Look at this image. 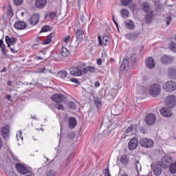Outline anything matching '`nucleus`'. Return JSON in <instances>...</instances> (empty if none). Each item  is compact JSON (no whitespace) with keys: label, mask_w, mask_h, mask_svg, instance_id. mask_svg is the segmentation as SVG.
I'll list each match as a JSON object with an SVG mask.
<instances>
[{"label":"nucleus","mask_w":176,"mask_h":176,"mask_svg":"<svg viewBox=\"0 0 176 176\" xmlns=\"http://www.w3.org/2000/svg\"><path fill=\"white\" fill-rule=\"evenodd\" d=\"M135 166L136 171L138 173L139 171H141L142 168L141 166V164H140V161H136L135 163Z\"/></svg>","instance_id":"4c0bfd02"},{"label":"nucleus","mask_w":176,"mask_h":176,"mask_svg":"<svg viewBox=\"0 0 176 176\" xmlns=\"http://www.w3.org/2000/svg\"><path fill=\"white\" fill-rule=\"evenodd\" d=\"M140 144L141 146L143 148H153L155 145V142L153 140H151L150 138H143L140 140Z\"/></svg>","instance_id":"f257e3e1"},{"label":"nucleus","mask_w":176,"mask_h":176,"mask_svg":"<svg viewBox=\"0 0 176 176\" xmlns=\"http://www.w3.org/2000/svg\"><path fill=\"white\" fill-rule=\"evenodd\" d=\"M169 171L171 174H175L176 173V164H171L169 166Z\"/></svg>","instance_id":"f704fd0d"},{"label":"nucleus","mask_w":176,"mask_h":176,"mask_svg":"<svg viewBox=\"0 0 176 176\" xmlns=\"http://www.w3.org/2000/svg\"><path fill=\"white\" fill-rule=\"evenodd\" d=\"M3 45H6L5 43H3V40H0V48L1 49Z\"/></svg>","instance_id":"e2e57ef3"},{"label":"nucleus","mask_w":176,"mask_h":176,"mask_svg":"<svg viewBox=\"0 0 176 176\" xmlns=\"http://www.w3.org/2000/svg\"><path fill=\"white\" fill-rule=\"evenodd\" d=\"M54 107L59 111H65V107L61 104H55Z\"/></svg>","instance_id":"58836bf2"},{"label":"nucleus","mask_w":176,"mask_h":176,"mask_svg":"<svg viewBox=\"0 0 176 176\" xmlns=\"http://www.w3.org/2000/svg\"><path fill=\"white\" fill-rule=\"evenodd\" d=\"M97 64L98 65H101V64H102V59L101 58L97 59Z\"/></svg>","instance_id":"052dcab7"},{"label":"nucleus","mask_w":176,"mask_h":176,"mask_svg":"<svg viewBox=\"0 0 176 176\" xmlns=\"http://www.w3.org/2000/svg\"><path fill=\"white\" fill-rule=\"evenodd\" d=\"M116 176H129V175H127L126 173H120V171Z\"/></svg>","instance_id":"4d7b16f0"},{"label":"nucleus","mask_w":176,"mask_h":176,"mask_svg":"<svg viewBox=\"0 0 176 176\" xmlns=\"http://www.w3.org/2000/svg\"><path fill=\"white\" fill-rule=\"evenodd\" d=\"M45 176H56L57 175V172L54 170H47L45 171Z\"/></svg>","instance_id":"2f4dec72"},{"label":"nucleus","mask_w":176,"mask_h":176,"mask_svg":"<svg viewBox=\"0 0 176 176\" xmlns=\"http://www.w3.org/2000/svg\"><path fill=\"white\" fill-rule=\"evenodd\" d=\"M78 125V121L76 118L74 117H70L68 120L69 129H75Z\"/></svg>","instance_id":"2eb2a0df"},{"label":"nucleus","mask_w":176,"mask_h":176,"mask_svg":"<svg viewBox=\"0 0 176 176\" xmlns=\"http://www.w3.org/2000/svg\"><path fill=\"white\" fill-rule=\"evenodd\" d=\"M171 21H173V19H171V16H168L166 18V25H170Z\"/></svg>","instance_id":"3c124183"},{"label":"nucleus","mask_w":176,"mask_h":176,"mask_svg":"<svg viewBox=\"0 0 176 176\" xmlns=\"http://www.w3.org/2000/svg\"><path fill=\"white\" fill-rule=\"evenodd\" d=\"M46 71V67H41L38 69V72L41 74H43Z\"/></svg>","instance_id":"13d9d810"},{"label":"nucleus","mask_w":176,"mask_h":176,"mask_svg":"<svg viewBox=\"0 0 176 176\" xmlns=\"http://www.w3.org/2000/svg\"><path fill=\"white\" fill-rule=\"evenodd\" d=\"M154 6H157V8H159V1L154 0Z\"/></svg>","instance_id":"680f3d73"},{"label":"nucleus","mask_w":176,"mask_h":176,"mask_svg":"<svg viewBox=\"0 0 176 176\" xmlns=\"http://www.w3.org/2000/svg\"><path fill=\"white\" fill-rule=\"evenodd\" d=\"M120 162L122 164H129V157L126 155L121 156Z\"/></svg>","instance_id":"473e14b6"},{"label":"nucleus","mask_w":176,"mask_h":176,"mask_svg":"<svg viewBox=\"0 0 176 176\" xmlns=\"http://www.w3.org/2000/svg\"><path fill=\"white\" fill-rule=\"evenodd\" d=\"M98 41L100 46H102V45H104V46H108V45L111 43V38H109L108 36H104L102 40L101 39V36H98Z\"/></svg>","instance_id":"1a4fd4ad"},{"label":"nucleus","mask_w":176,"mask_h":176,"mask_svg":"<svg viewBox=\"0 0 176 176\" xmlns=\"http://www.w3.org/2000/svg\"><path fill=\"white\" fill-rule=\"evenodd\" d=\"M125 36L129 41H135V38L138 36V34L135 33H127Z\"/></svg>","instance_id":"c85d7f7f"},{"label":"nucleus","mask_w":176,"mask_h":176,"mask_svg":"<svg viewBox=\"0 0 176 176\" xmlns=\"http://www.w3.org/2000/svg\"><path fill=\"white\" fill-rule=\"evenodd\" d=\"M69 39H71V36L67 35V36H66L64 38L63 42H64L65 43H68V41H69Z\"/></svg>","instance_id":"864d4df0"},{"label":"nucleus","mask_w":176,"mask_h":176,"mask_svg":"<svg viewBox=\"0 0 176 176\" xmlns=\"http://www.w3.org/2000/svg\"><path fill=\"white\" fill-rule=\"evenodd\" d=\"M134 126L133 124H131L129 127H128L126 129V130L125 131V133H131V131H133V129Z\"/></svg>","instance_id":"09e8293b"},{"label":"nucleus","mask_w":176,"mask_h":176,"mask_svg":"<svg viewBox=\"0 0 176 176\" xmlns=\"http://www.w3.org/2000/svg\"><path fill=\"white\" fill-rule=\"evenodd\" d=\"M163 87L165 91H169V92L175 91L176 84L175 82H173V81H167L164 84Z\"/></svg>","instance_id":"20e7f679"},{"label":"nucleus","mask_w":176,"mask_h":176,"mask_svg":"<svg viewBox=\"0 0 176 176\" xmlns=\"http://www.w3.org/2000/svg\"><path fill=\"white\" fill-rule=\"evenodd\" d=\"M145 63L146 67L150 69L155 68V65H156V63L155 62V60L152 57L147 58L145 60Z\"/></svg>","instance_id":"4468645a"},{"label":"nucleus","mask_w":176,"mask_h":176,"mask_svg":"<svg viewBox=\"0 0 176 176\" xmlns=\"http://www.w3.org/2000/svg\"><path fill=\"white\" fill-rule=\"evenodd\" d=\"M60 54L63 57H68V56H69V50L65 47H62L60 49Z\"/></svg>","instance_id":"bb28decb"},{"label":"nucleus","mask_w":176,"mask_h":176,"mask_svg":"<svg viewBox=\"0 0 176 176\" xmlns=\"http://www.w3.org/2000/svg\"><path fill=\"white\" fill-rule=\"evenodd\" d=\"M47 3V1L46 0H36V6L38 9H43Z\"/></svg>","instance_id":"aec40b11"},{"label":"nucleus","mask_w":176,"mask_h":176,"mask_svg":"<svg viewBox=\"0 0 176 176\" xmlns=\"http://www.w3.org/2000/svg\"><path fill=\"white\" fill-rule=\"evenodd\" d=\"M138 148V138H132L128 143V148L129 151H134Z\"/></svg>","instance_id":"39448f33"},{"label":"nucleus","mask_w":176,"mask_h":176,"mask_svg":"<svg viewBox=\"0 0 176 176\" xmlns=\"http://www.w3.org/2000/svg\"><path fill=\"white\" fill-rule=\"evenodd\" d=\"M13 1L16 6H20V5L23 4V0H13Z\"/></svg>","instance_id":"c03bdc74"},{"label":"nucleus","mask_w":176,"mask_h":176,"mask_svg":"<svg viewBox=\"0 0 176 176\" xmlns=\"http://www.w3.org/2000/svg\"><path fill=\"white\" fill-rule=\"evenodd\" d=\"M17 42V38L14 37H10L9 36H6V43L13 45V43H16Z\"/></svg>","instance_id":"cd10ccee"},{"label":"nucleus","mask_w":176,"mask_h":176,"mask_svg":"<svg viewBox=\"0 0 176 176\" xmlns=\"http://www.w3.org/2000/svg\"><path fill=\"white\" fill-rule=\"evenodd\" d=\"M83 35H85V32L82 30L78 29L76 32V36L78 41H82L83 39Z\"/></svg>","instance_id":"b1692460"},{"label":"nucleus","mask_w":176,"mask_h":176,"mask_svg":"<svg viewBox=\"0 0 176 176\" xmlns=\"http://www.w3.org/2000/svg\"><path fill=\"white\" fill-rule=\"evenodd\" d=\"M53 36H54V33L50 34L44 40L43 45H49V43H52Z\"/></svg>","instance_id":"a878e982"},{"label":"nucleus","mask_w":176,"mask_h":176,"mask_svg":"<svg viewBox=\"0 0 176 176\" xmlns=\"http://www.w3.org/2000/svg\"><path fill=\"white\" fill-rule=\"evenodd\" d=\"M173 60V56H171L164 55L161 58V61H162V63H166V64H170V63H171Z\"/></svg>","instance_id":"5701e85b"},{"label":"nucleus","mask_w":176,"mask_h":176,"mask_svg":"<svg viewBox=\"0 0 176 176\" xmlns=\"http://www.w3.org/2000/svg\"><path fill=\"white\" fill-rule=\"evenodd\" d=\"M124 25L126 30H135V24L134 23V21L130 19L126 21H124Z\"/></svg>","instance_id":"a211bd4d"},{"label":"nucleus","mask_w":176,"mask_h":176,"mask_svg":"<svg viewBox=\"0 0 176 176\" xmlns=\"http://www.w3.org/2000/svg\"><path fill=\"white\" fill-rule=\"evenodd\" d=\"M47 31H50V26L45 25L42 28L41 32H47Z\"/></svg>","instance_id":"79ce46f5"},{"label":"nucleus","mask_w":176,"mask_h":176,"mask_svg":"<svg viewBox=\"0 0 176 176\" xmlns=\"http://www.w3.org/2000/svg\"><path fill=\"white\" fill-rule=\"evenodd\" d=\"M56 16H57V12H52L49 14V17L52 20H53V19H54Z\"/></svg>","instance_id":"49530a36"},{"label":"nucleus","mask_w":176,"mask_h":176,"mask_svg":"<svg viewBox=\"0 0 176 176\" xmlns=\"http://www.w3.org/2000/svg\"><path fill=\"white\" fill-rule=\"evenodd\" d=\"M78 6L80 8V5H83V0H78Z\"/></svg>","instance_id":"69168bd1"},{"label":"nucleus","mask_w":176,"mask_h":176,"mask_svg":"<svg viewBox=\"0 0 176 176\" xmlns=\"http://www.w3.org/2000/svg\"><path fill=\"white\" fill-rule=\"evenodd\" d=\"M129 14H130V12H129L128 10L122 9L121 10V16L123 17V19H127Z\"/></svg>","instance_id":"c756f323"},{"label":"nucleus","mask_w":176,"mask_h":176,"mask_svg":"<svg viewBox=\"0 0 176 176\" xmlns=\"http://www.w3.org/2000/svg\"><path fill=\"white\" fill-rule=\"evenodd\" d=\"M104 174H105V176H111V174L109 173V168H106L104 170Z\"/></svg>","instance_id":"6e6d98bb"},{"label":"nucleus","mask_w":176,"mask_h":176,"mask_svg":"<svg viewBox=\"0 0 176 176\" xmlns=\"http://www.w3.org/2000/svg\"><path fill=\"white\" fill-rule=\"evenodd\" d=\"M161 163L164 168H168L171 166V163H173V159L170 156H164L162 157Z\"/></svg>","instance_id":"6e6552de"},{"label":"nucleus","mask_w":176,"mask_h":176,"mask_svg":"<svg viewBox=\"0 0 176 176\" xmlns=\"http://www.w3.org/2000/svg\"><path fill=\"white\" fill-rule=\"evenodd\" d=\"M71 82H72L73 83H78V79L76 78H72L71 80Z\"/></svg>","instance_id":"0e129e2a"},{"label":"nucleus","mask_w":176,"mask_h":176,"mask_svg":"<svg viewBox=\"0 0 176 176\" xmlns=\"http://www.w3.org/2000/svg\"><path fill=\"white\" fill-rule=\"evenodd\" d=\"M142 10L144 11V12L146 13H151V6L149 5V3H146V2H144L142 4Z\"/></svg>","instance_id":"393cba45"},{"label":"nucleus","mask_w":176,"mask_h":176,"mask_svg":"<svg viewBox=\"0 0 176 176\" xmlns=\"http://www.w3.org/2000/svg\"><path fill=\"white\" fill-rule=\"evenodd\" d=\"M149 94L152 97H157L160 94V85L156 83L151 85L149 88Z\"/></svg>","instance_id":"f03ea898"},{"label":"nucleus","mask_w":176,"mask_h":176,"mask_svg":"<svg viewBox=\"0 0 176 176\" xmlns=\"http://www.w3.org/2000/svg\"><path fill=\"white\" fill-rule=\"evenodd\" d=\"M87 68L88 69V72H90L91 74H94V72L97 71L96 67L94 66H88Z\"/></svg>","instance_id":"c9c22d12"},{"label":"nucleus","mask_w":176,"mask_h":176,"mask_svg":"<svg viewBox=\"0 0 176 176\" xmlns=\"http://www.w3.org/2000/svg\"><path fill=\"white\" fill-rule=\"evenodd\" d=\"M74 138H75V133L74 132L69 133V134H68L69 140H71V139Z\"/></svg>","instance_id":"603ef678"},{"label":"nucleus","mask_w":176,"mask_h":176,"mask_svg":"<svg viewBox=\"0 0 176 176\" xmlns=\"http://www.w3.org/2000/svg\"><path fill=\"white\" fill-rule=\"evenodd\" d=\"M10 135V126L9 125H5L1 128V135L4 140L6 138H9V135Z\"/></svg>","instance_id":"9b49d317"},{"label":"nucleus","mask_w":176,"mask_h":176,"mask_svg":"<svg viewBox=\"0 0 176 176\" xmlns=\"http://www.w3.org/2000/svg\"><path fill=\"white\" fill-rule=\"evenodd\" d=\"M68 108H69L70 109H76V105L75 104V103H74V102H69Z\"/></svg>","instance_id":"a19ab883"},{"label":"nucleus","mask_w":176,"mask_h":176,"mask_svg":"<svg viewBox=\"0 0 176 176\" xmlns=\"http://www.w3.org/2000/svg\"><path fill=\"white\" fill-rule=\"evenodd\" d=\"M16 140L17 141H21V142H23V135H22V133L21 131H19L17 133H16Z\"/></svg>","instance_id":"e433bc0d"},{"label":"nucleus","mask_w":176,"mask_h":176,"mask_svg":"<svg viewBox=\"0 0 176 176\" xmlns=\"http://www.w3.org/2000/svg\"><path fill=\"white\" fill-rule=\"evenodd\" d=\"M120 68L122 71H129L130 69V62H129V59H123Z\"/></svg>","instance_id":"f3484780"},{"label":"nucleus","mask_w":176,"mask_h":176,"mask_svg":"<svg viewBox=\"0 0 176 176\" xmlns=\"http://www.w3.org/2000/svg\"><path fill=\"white\" fill-rule=\"evenodd\" d=\"M169 50H171V52H176V43L175 42H171L168 45Z\"/></svg>","instance_id":"72a5a7b5"},{"label":"nucleus","mask_w":176,"mask_h":176,"mask_svg":"<svg viewBox=\"0 0 176 176\" xmlns=\"http://www.w3.org/2000/svg\"><path fill=\"white\" fill-rule=\"evenodd\" d=\"M39 14H34L29 19V23L31 25H36L39 22Z\"/></svg>","instance_id":"ddd939ff"},{"label":"nucleus","mask_w":176,"mask_h":176,"mask_svg":"<svg viewBox=\"0 0 176 176\" xmlns=\"http://www.w3.org/2000/svg\"><path fill=\"white\" fill-rule=\"evenodd\" d=\"M6 100H8V101H10V102H12V96H10V95H7V96H6Z\"/></svg>","instance_id":"bf43d9fd"},{"label":"nucleus","mask_w":176,"mask_h":176,"mask_svg":"<svg viewBox=\"0 0 176 176\" xmlns=\"http://www.w3.org/2000/svg\"><path fill=\"white\" fill-rule=\"evenodd\" d=\"M70 74L73 76H82V72H80V69L78 67L70 68Z\"/></svg>","instance_id":"6ab92c4d"},{"label":"nucleus","mask_w":176,"mask_h":176,"mask_svg":"<svg viewBox=\"0 0 176 176\" xmlns=\"http://www.w3.org/2000/svg\"><path fill=\"white\" fill-rule=\"evenodd\" d=\"M154 169H153V174L155 175H160L162 174V164L160 162H157L154 164Z\"/></svg>","instance_id":"f8f14e48"},{"label":"nucleus","mask_w":176,"mask_h":176,"mask_svg":"<svg viewBox=\"0 0 176 176\" xmlns=\"http://www.w3.org/2000/svg\"><path fill=\"white\" fill-rule=\"evenodd\" d=\"M144 122L148 126H152L156 122V116L153 113H148L145 118Z\"/></svg>","instance_id":"0eeeda50"},{"label":"nucleus","mask_w":176,"mask_h":176,"mask_svg":"<svg viewBox=\"0 0 176 176\" xmlns=\"http://www.w3.org/2000/svg\"><path fill=\"white\" fill-rule=\"evenodd\" d=\"M94 102H95V104H96L97 108H98L99 107H101L102 102H101V100H100V99L96 98L94 99Z\"/></svg>","instance_id":"37998d69"},{"label":"nucleus","mask_w":176,"mask_h":176,"mask_svg":"<svg viewBox=\"0 0 176 176\" xmlns=\"http://www.w3.org/2000/svg\"><path fill=\"white\" fill-rule=\"evenodd\" d=\"M165 104L168 108H174L176 105V97L174 95L168 96L165 99Z\"/></svg>","instance_id":"7ed1b4c3"},{"label":"nucleus","mask_w":176,"mask_h":176,"mask_svg":"<svg viewBox=\"0 0 176 176\" xmlns=\"http://www.w3.org/2000/svg\"><path fill=\"white\" fill-rule=\"evenodd\" d=\"M1 52H2L3 54H4V56H6V54H8V50H6V45H3V47L1 48Z\"/></svg>","instance_id":"de8ad7c7"},{"label":"nucleus","mask_w":176,"mask_h":176,"mask_svg":"<svg viewBox=\"0 0 176 176\" xmlns=\"http://www.w3.org/2000/svg\"><path fill=\"white\" fill-rule=\"evenodd\" d=\"M135 61H137V55L133 54L131 57V64H134Z\"/></svg>","instance_id":"a18cd8bd"},{"label":"nucleus","mask_w":176,"mask_h":176,"mask_svg":"<svg viewBox=\"0 0 176 176\" xmlns=\"http://www.w3.org/2000/svg\"><path fill=\"white\" fill-rule=\"evenodd\" d=\"M51 100L56 104H60L65 100V96L61 94H56L51 97Z\"/></svg>","instance_id":"423d86ee"},{"label":"nucleus","mask_w":176,"mask_h":176,"mask_svg":"<svg viewBox=\"0 0 176 176\" xmlns=\"http://www.w3.org/2000/svg\"><path fill=\"white\" fill-rule=\"evenodd\" d=\"M14 25L16 30H25L27 28V23L21 21L16 22Z\"/></svg>","instance_id":"dca6fc26"},{"label":"nucleus","mask_w":176,"mask_h":176,"mask_svg":"<svg viewBox=\"0 0 176 176\" xmlns=\"http://www.w3.org/2000/svg\"><path fill=\"white\" fill-rule=\"evenodd\" d=\"M160 112L162 116H164V118H171V116H173V111H171V109H168V107L162 108L160 110Z\"/></svg>","instance_id":"9d476101"},{"label":"nucleus","mask_w":176,"mask_h":176,"mask_svg":"<svg viewBox=\"0 0 176 176\" xmlns=\"http://www.w3.org/2000/svg\"><path fill=\"white\" fill-rule=\"evenodd\" d=\"M168 75L170 79H176V69L170 67L168 70Z\"/></svg>","instance_id":"412c9836"},{"label":"nucleus","mask_w":176,"mask_h":176,"mask_svg":"<svg viewBox=\"0 0 176 176\" xmlns=\"http://www.w3.org/2000/svg\"><path fill=\"white\" fill-rule=\"evenodd\" d=\"M155 16H156V14H155V12L153 11H151L149 13H148L146 15V23L149 24Z\"/></svg>","instance_id":"4be33fe9"},{"label":"nucleus","mask_w":176,"mask_h":176,"mask_svg":"<svg viewBox=\"0 0 176 176\" xmlns=\"http://www.w3.org/2000/svg\"><path fill=\"white\" fill-rule=\"evenodd\" d=\"M49 108L52 109V111H54V104H51L49 105Z\"/></svg>","instance_id":"338daca9"},{"label":"nucleus","mask_w":176,"mask_h":176,"mask_svg":"<svg viewBox=\"0 0 176 176\" xmlns=\"http://www.w3.org/2000/svg\"><path fill=\"white\" fill-rule=\"evenodd\" d=\"M80 72H81V76L86 75V74H87V72H88L87 67H84L82 70H80Z\"/></svg>","instance_id":"8fccbe9b"},{"label":"nucleus","mask_w":176,"mask_h":176,"mask_svg":"<svg viewBox=\"0 0 176 176\" xmlns=\"http://www.w3.org/2000/svg\"><path fill=\"white\" fill-rule=\"evenodd\" d=\"M13 11L12 10V7L9 6L8 8V16H13Z\"/></svg>","instance_id":"5fc2aeb1"},{"label":"nucleus","mask_w":176,"mask_h":176,"mask_svg":"<svg viewBox=\"0 0 176 176\" xmlns=\"http://www.w3.org/2000/svg\"><path fill=\"white\" fill-rule=\"evenodd\" d=\"M67 76H68V72L64 70H61L58 73V76H59V78H61V79H65V77Z\"/></svg>","instance_id":"7c9ffc66"},{"label":"nucleus","mask_w":176,"mask_h":176,"mask_svg":"<svg viewBox=\"0 0 176 176\" xmlns=\"http://www.w3.org/2000/svg\"><path fill=\"white\" fill-rule=\"evenodd\" d=\"M95 87H100V82L96 81V82H95Z\"/></svg>","instance_id":"774afa93"},{"label":"nucleus","mask_w":176,"mask_h":176,"mask_svg":"<svg viewBox=\"0 0 176 176\" xmlns=\"http://www.w3.org/2000/svg\"><path fill=\"white\" fill-rule=\"evenodd\" d=\"M121 3L123 6H129L131 3V0H121Z\"/></svg>","instance_id":"ea45409f"}]
</instances>
